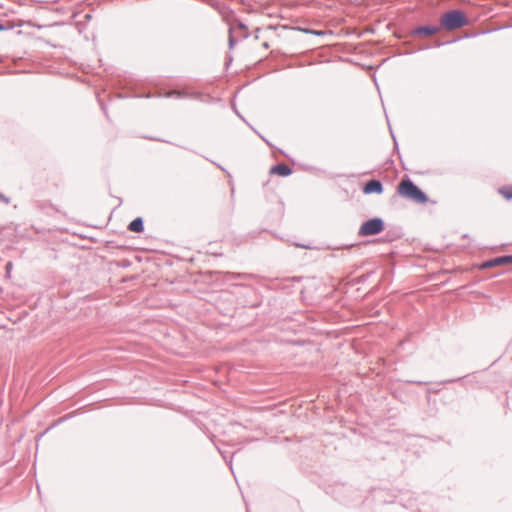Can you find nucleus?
I'll use <instances>...</instances> for the list:
<instances>
[{
  "instance_id": "obj_3",
  "label": "nucleus",
  "mask_w": 512,
  "mask_h": 512,
  "mask_svg": "<svg viewBox=\"0 0 512 512\" xmlns=\"http://www.w3.org/2000/svg\"><path fill=\"white\" fill-rule=\"evenodd\" d=\"M384 229V223L379 218H373L366 222H364L360 229L359 235L361 236H371L380 233Z\"/></svg>"
},
{
  "instance_id": "obj_4",
  "label": "nucleus",
  "mask_w": 512,
  "mask_h": 512,
  "mask_svg": "<svg viewBox=\"0 0 512 512\" xmlns=\"http://www.w3.org/2000/svg\"><path fill=\"white\" fill-rule=\"evenodd\" d=\"M512 263V256H501L492 260L486 261L481 265L482 269L492 268L496 266L508 265Z\"/></svg>"
},
{
  "instance_id": "obj_7",
  "label": "nucleus",
  "mask_w": 512,
  "mask_h": 512,
  "mask_svg": "<svg viewBox=\"0 0 512 512\" xmlns=\"http://www.w3.org/2000/svg\"><path fill=\"white\" fill-rule=\"evenodd\" d=\"M439 31L437 27L433 26H425V27H419L413 31L415 35H422V36H431L436 34Z\"/></svg>"
},
{
  "instance_id": "obj_8",
  "label": "nucleus",
  "mask_w": 512,
  "mask_h": 512,
  "mask_svg": "<svg viewBox=\"0 0 512 512\" xmlns=\"http://www.w3.org/2000/svg\"><path fill=\"white\" fill-rule=\"evenodd\" d=\"M128 229L134 233H141L144 230L142 218L138 217L130 222Z\"/></svg>"
},
{
  "instance_id": "obj_10",
  "label": "nucleus",
  "mask_w": 512,
  "mask_h": 512,
  "mask_svg": "<svg viewBox=\"0 0 512 512\" xmlns=\"http://www.w3.org/2000/svg\"><path fill=\"white\" fill-rule=\"evenodd\" d=\"M3 29H4V28H3V26H2V25H0V30H3Z\"/></svg>"
},
{
  "instance_id": "obj_1",
  "label": "nucleus",
  "mask_w": 512,
  "mask_h": 512,
  "mask_svg": "<svg viewBox=\"0 0 512 512\" xmlns=\"http://www.w3.org/2000/svg\"><path fill=\"white\" fill-rule=\"evenodd\" d=\"M397 193L405 199L418 204H424L428 201L425 193L420 190L408 177H404L397 186Z\"/></svg>"
},
{
  "instance_id": "obj_5",
  "label": "nucleus",
  "mask_w": 512,
  "mask_h": 512,
  "mask_svg": "<svg viewBox=\"0 0 512 512\" xmlns=\"http://www.w3.org/2000/svg\"><path fill=\"white\" fill-rule=\"evenodd\" d=\"M383 191V186L380 181L378 180H370L368 181L365 186L363 187V192L365 194H381Z\"/></svg>"
},
{
  "instance_id": "obj_9",
  "label": "nucleus",
  "mask_w": 512,
  "mask_h": 512,
  "mask_svg": "<svg viewBox=\"0 0 512 512\" xmlns=\"http://www.w3.org/2000/svg\"><path fill=\"white\" fill-rule=\"evenodd\" d=\"M500 193L507 199L512 198V189L502 188L500 189Z\"/></svg>"
},
{
  "instance_id": "obj_6",
  "label": "nucleus",
  "mask_w": 512,
  "mask_h": 512,
  "mask_svg": "<svg viewBox=\"0 0 512 512\" xmlns=\"http://www.w3.org/2000/svg\"><path fill=\"white\" fill-rule=\"evenodd\" d=\"M270 173L284 177V176L290 175L292 173V170L286 164H279V165L273 166L270 169Z\"/></svg>"
},
{
  "instance_id": "obj_2",
  "label": "nucleus",
  "mask_w": 512,
  "mask_h": 512,
  "mask_svg": "<svg viewBox=\"0 0 512 512\" xmlns=\"http://www.w3.org/2000/svg\"><path fill=\"white\" fill-rule=\"evenodd\" d=\"M440 23L445 29L452 31L466 26L468 20L463 12L452 10L442 15Z\"/></svg>"
}]
</instances>
